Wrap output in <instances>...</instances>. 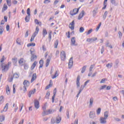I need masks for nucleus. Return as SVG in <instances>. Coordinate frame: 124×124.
Returning a JSON list of instances; mask_svg holds the SVG:
<instances>
[{"label": "nucleus", "mask_w": 124, "mask_h": 124, "mask_svg": "<svg viewBox=\"0 0 124 124\" xmlns=\"http://www.w3.org/2000/svg\"><path fill=\"white\" fill-rule=\"evenodd\" d=\"M59 54H60V51L59 50H57L55 54L56 58H58L59 57Z\"/></svg>", "instance_id": "59"}, {"label": "nucleus", "mask_w": 124, "mask_h": 124, "mask_svg": "<svg viewBox=\"0 0 124 124\" xmlns=\"http://www.w3.org/2000/svg\"><path fill=\"white\" fill-rule=\"evenodd\" d=\"M71 42H72V44L73 45H74L75 44V42H76V41H75V37H73L71 39Z\"/></svg>", "instance_id": "44"}, {"label": "nucleus", "mask_w": 124, "mask_h": 124, "mask_svg": "<svg viewBox=\"0 0 124 124\" xmlns=\"http://www.w3.org/2000/svg\"><path fill=\"white\" fill-rule=\"evenodd\" d=\"M101 26V22H100L98 26H97V27L96 28V31H98V30H99V28H100V27Z\"/></svg>", "instance_id": "51"}, {"label": "nucleus", "mask_w": 124, "mask_h": 124, "mask_svg": "<svg viewBox=\"0 0 124 124\" xmlns=\"http://www.w3.org/2000/svg\"><path fill=\"white\" fill-rule=\"evenodd\" d=\"M30 59H31V62H34V60H36V59H37V56L34 55V54H31V57Z\"/></svg>", "instance_id": "12"}, {"label": "nucleus", "mask_w": 124, "mask_h": 124, "mask_svg": "<svg viewBox=\"0 0 124 124\" xmlns=\"http://www.w3.org/2000/svg\"><path fill=\"white\" fill-rule=\"evenodd\" d=\"M101 112V108H99L97 110H96V114L97 115H99L100 114V112Z\"/></svg>", "instance_id": "37"}, {"label": "nucleus", "mask_w": 124, "mask_h": 124, "mask_svg": "<svg viewBox=\"0 0 124 124\" xmlns=\"http://www.w3.org/2000/svg\"><path fill=\"white\" fill-rule=\"evenodd\" d=\"M7 5L11 6V0H6Z\"/></svg>", "instance_id": "45"}, {"label": "nucleus", "mask_w": 124, "mask_h": 124, "mask_svg": "<svg viewBox=\"0 0 124 124\" xmlns=\"http://www.w3.org/2000/svg\"><path fill=\"white\" fill-rule=\"evenodd\" d=\"M119 60L117 59L115 61V63L114 66V68H118L119 66Z\"/></svg>", "instance_id": "25"}, {"label": "nucleus", "mask_w": 124, "mask_h": 124, "mask_svg": "<svg viewBox=\"0 0 124 124\" xmlns=\"http://www.w3.org/2000/svg\"><path fill=\"white\" fill-rule=\"evenodd\" d=\"M84 88H85L84 85V86H83V85L81 86L80 88L79 91V92L77 95V97H79V95L80 94V93H81V92H82V91H83V90H84Z\"/></svg>", "instance_id": "20"}, {"label": "nucleus", "mask_w": 124, "mask_h": 124, "mask_svg": "<svg viewBox=\"0 0 124 124\" xmlns=\"http://www.w3.org/2000/svg\"><path fill=\"white\" fill-rule=\"evenodd\" d=\"M98 10V8H95L93 11V17H95V15L97 14V10Z\"/></svg>", "instance_id": "21"}, {"label": "nucleus", "mask_w": 124, "mask_h": 124, "mask_svg": "<svg viewBox=\"0 0 124 124\" xmlns=\"http://www.w3.org/2000/svg\"><path fill=\"white\" fill-rule=\"evenodd\" d=\"M36 79V73H34L32 75V78L31 79V83H32V82H34V80Z\"/></svg>", "instance_id": "22"}, {"label": "nucleus", "mask_w": 124, "mask_h": 124, "mask_svg": "<svg viewBox=\"0 0 124 124\" xmlns=\"http://www.w3.org/2000/svg\"><path fill=\"white\" fill-rule=\"evenodd\" d=\"M38 31H39V28H38V26H37L36 27L35 31L33 33V35H32L31 39L30 40V41L31 42L32 41H33L34 40V37L37 35V34L38 33Z\"/></svg>", "instance_id": "1"}, {"label": "nucleus", "mask_w": 124, "mask_h": 124, "mask_svg": "<svg viewBox=\"0 0 124 124\" xmlns=\"http://www.w3.org/2000/svg\"><path fill=\"white\" fill-rule=\"evenodd\" d=\"M52 86H53V84L50 83L49 85H48L47 86H46V87L45 90H48V89H50V88H51V87H52Z\"/></svg>", "instance_id": "42"}, {"label": "nucleus", "mask_w": 124, "mask_h": 124, "mask_svg": "<svg viewBox=\"0 0 124 124\" xmlns=\"http://www.w3.org/2000/svg\"><path fill=\"white\" fill-rule=\"evenodd\" d=\"M31 46H32V47H34V46H35V43H31L27 45V47H30Z\"/></svg>", "instance_id": "35"}, {"label": "nucleus", "mask_w": 124, "mask_h": 124, "mask_svg": "<svg viewBox=\"0 0 124 124\" xmlns=\"http://www.w3.org/2000/svg\"><path fill=\"white\" fill-rule=\"evenodd\" d=\"M85 31V29H84V27H81L79 28V32H83Z\"/></svg>", "instance_id": "52"}, {"label": "nucleus", "mask_w": 124, "mask_h": 124, "mask_svg": "<svg viewBox=\"0 0 124 124\" xmlns=\"http://www.w3.org/2000/svg\"><path fill=\"white\" fill-rule=\"evenodd\" d=\"M59 44V40H56L54 43V47H58Z\"/></svg>", "instance_id": "48"}, {"label": "nucleus", "mask_w": 124, "mask_h": 124, "mask_svg": "<svg viewBox=\"0 0 124 124\" xmlns=\"http://www.w3.org/2000/svg\"><path fill=\"white\" fill-rule=\"evenodd\" d=\"M112 65H113V63H108V64H107L106 65V66H107V68H111V67H112Z\"/></svg>", "instance_id": "36"}, {"label": "nucleus", "mask_w": 124, "mask_h": 124, "mask_svg": "<svg viewBox=\"0 0 124 124\" xmlns=\"http://www.w3.org/2000/svg\"><path fill=\"white\" fill-rule=\"evenodd\" d=\"M30 51H31V54H34V52H35V50H34V48L33 47H31L30 49Z\"/></svg>", "instance_id": "40"}, {"label": "nucleus", "mask_w": 124, "mask_h": 124, "mask_svg": "<svg viewBox=\"0 0 124 124\" xmlns=\"http://www.w3.org/2000/svg\"><path fill=\"white\" fill-rule=\"evenodd\" d=\"M81 8V7H79L78 8H75L72 11H70V14L71 16H74V15H76V14H78V12H79V10Z\"/></svg>", "instance_id": "2"}, {"label": "nucleus", "mask_w": 124, "mask_h": 124, "mask_svg": "<svg viewBox=\"0 0 124 124\" xmlns=\"http://www.w3.org/2000/svg\"><path fill=\"white\" fill-rule=\"evenodd\" d=\"M20 77V75L17 73H15L13 74V76L10 78L9 82H12L13 81V78L16 79H18Z\"/></svg>", "instance_id": "4"}, {"label": "nucleus", "mask_w": 124, "mask_h": 124, "mask_svg": "<svg viewBox=\"0 0 124 124\" xmlns=\"http://www.w3.org/2000/svg\"><path fill=\"white\" fill-rule=\"evenodd\" d=\"M43 108V112L42 113V116L43 117H44V115H45V110H46V108H47V105L46 104L44 105V106H43L42 107Z\"/></svg>", "instance_id": "18"}, {"label": "nucleus", "mask_w": 124, "mask_h": 124, "mask_svg": "<svg viewBox=\"0 0 124 124\" xmlns=\"http://www.w3.org/2000/svg\"><path fill=\"white\" fill-rule=\"evenodd\" d=\"M50 2V0H45L44 1V3H49V2Z\"/></svg>", "instance_id": "64"}, {"label": "nucleus", "mask_w": 124, "mask_h": 124, "mask_svg": "<svg viewBox=\"0 0 124 124\" xmlns=\"http://www.w3.org/2000/svg\"><path fill=\"white\" fill-rule=\"evenodd\" d=\"M66 58V56L65 55V52L64 51H62L61 52V60L64 61H65V59Z\"/></svg>", "instance_id": "5"}, {"label": "nucleus", "mask_w": 124, "mask_h": 124, "mask_svg": "<svg viewBox=\"0 0 124 124\" xmlns=\"http://www.w3.org/2000/svg\"><path fill=\"white\" fill-rule=\"evenodd\" d=\"M12 62L14 65H15V66H17V62H18V59H17V58L15 57L14 58H12Z\"/></svg>", "instance_id": "13"}, {"label": "nucleus", "mask_w": 124, "mask_h": 124, "mask_svg": "<svg viewBox=\"0 0 124 124\" xmlns=\"http://www.w3.org/2000/svg\"><path fill=\"white\" fill-rule=\"evenodd\" d=\"M73 66V57H71L69 60L68 62V68L69 69L71 68Z\"/></svg>", "instance_id": "6"}, {"label": "nucleus", "mask_w": 124, "mask_h": 124, "mask_svg": "<svg viewBox=\"0 0 124 124\" xmlns=\"http://www.w3.org/2000/svg\"><path fill=\"white\" fill-rule=\"evenodd\" d=\"M36 92V89H34L33 90H31L28 93V96L29 97H31V94L33 93H34Z\"/></svg>", "instance_id": "15"}, {"label": "nucleus", "mask_w": 124, "mask_h": 124, "mask_svg": "<svg viewBox=\"0 0 124 124\" xmlns=\"http://www.w3.org/2000/svg\"><path fill=\"white\" fill-rule=\"evenodd\" d=\"M21 41V39H20L19 38H18L16 41L17 44H18V45H21L22 44Z\"/></svg>", "instance_id": "32"}, {"label": "nucleus", "mask_w": 124, "mask_h": 124, "mask_svg": "<svg viewBox=\"0 0 124 124\" xmlns=\"http://www.w3.org/2000/svg\"><path fill=\"white\" fill-rule=\"evenodd\" d=\"M7 94L9 95L10 93V89H9V86L7 85V87L6 88Z\"/></svg>", "instance_id": "30"}, {"label": "nucleus", "mask_w": 124, "mask_h": 124, "mask_svg": "<svg viewBox=\"0 0 124 124\" xmlns=\"http://www.w3.org/2000/svg\"><path fill=\"white\" fill-rule=\"evenodd\" d=\"M27 14L28 16H31V9L30 8L27 9Z\"/></svg>", "instance_id": "49"}, {"label": "nucleus", "mask_w": 124, "mask_h": 124, "mask_svg": "<svg viewBox=\"0 0 124 124\" xmlns=\"http://www.w3.org/2000/svg\"><path fill=\"white\" fill-rule=\"evenodd\" d=\"M108 14V12L106 11L103 16V20H105L106 19V17H107V15Z\"/></svg>", "instance_id": "33"}, {"label": "nucleus", "mask_w": 124, "mask_h": 124, "mask_svg": "<svg viewBox=\"0 0 124 124\" xmlns=\"http://www.w3.org/2000/svg\"><path fill=\"white\" fill-rule=\"evenodd\" d=\"M106 46H107V47H112V46L111 45H110L108 41H107Z\"/></svg>", "instance_id": "56"}, {"label": "nucleus", "mask_w": 124, "mask_h": 124, "mask_svg": "<svg viewBox=\"0 0 124 124\" xmlns=\"http://www.w3.org/2000/svg\"><path fill=\"white\" fill-rule=\"evenodd\" d=\"M96 40H97V38L93 37L92 38L87 39L86 41H87V42H90V43H92V42H94V41H95Z\"/></svg>", "instance_id": "9"}, {"label": "nucleus", "mask_w": 124, "mask_h": 124, "mask_svg": "<svg viewBox=\"0 0 124 124\" xmlns=\"http://www.w3.org/2000/svg\"><path fill=\"white\" fill-rule=\"evenodd\" d=\"M107 1L108 0H105L104 1V7L102 8V9H106L107 6Z\"/></svg>", "instance_id": "29"}, {"label": "nucleus", "mask_w": 124, "mask_h": 124, "mask_svg": "<svg viewBox=\"0 0 124 124\" xmlns=\"http://www.w3.org/2000/svg\"><path fill=\"white\" fill-rule=\"evenodd\" d=\"M69 27L72 30V31H73V30H74V25L70 24Z\"/></svg>", "instance_id": "58"}, {"label": "nucleus", "mask_w": 124, "mask_h": 124, "mask_svg": "<svg viewBox=\"0 0 124 124\" xmlns=\"http://www.w3.org/2000/svg\"><path fill=\"white\" fill-rule=\"evenodd\" d=\"M1 69L2 72H6L8 69H9V66L7 64L3 65V63H1Z\"/></svg>", "instance_id": "3"}, {"label": "nucleus", "mask_w": 124, "mask_h": 124, "mask_svg": "<svg viewBox=\"0 0 124 124\" xmlns=\"http://www.w3.org/2000/svg\"><path fill=\"white\" fill-rule=\"evenodd\" d=\"M104 116L105 118L108 119V117H109V112L108 111H106L104 112Z\"/></svg>", "instance_id": "27"}, {"label": "nucleus", "mask_w": 124, "mask_h": 124, "mask_svg": "<svg viewBox=\"0 0 124 124\" xmlns=\"http://www.w3.org/2000/svg\"><path fill=\"white\" fill-rule=\"evenodd\" d=\"M5 117L4 115H2L0 116V122H2L4 121Z\"/></svg>", "instance_id": "39"}, {"label": "nucleus", "mask_w": 124, "mask_h": 124, "mask_svg": "<svg viewBox=\"0 0 124 124\" xmlns=\"http://www.w3.org/2000/svg\"><path fill=\"white\" fill-rule=\"evenodd\" d=\"M23 87H28L29 86H30V81L27 80H25L23 82Z\"/></svg>", "instance_id": "14"}, {"label": "nucleus", "mask_w": 124, "mask_h": 124, "mask_svg": "<svg viewBox=\"0 0 124 124\" xmlns=\"http://www.w3.org/2000/svg\"><path fill=\"white\" fill-rule=\"evenodd\" d=\"M86 68H87V65H85L82 67V70L81 72L82 74L84 73V72H85V71H86Z\"/></svg>", "instance_id": "34"}, {"label": "nucleus", "mask_w": 124, "mask_h": 124, "mask_svg": "<svg viewBox=\"0 0 124 124\" xmlns=\"http://www.w3.org/2000/svg\"><path fill=\"white\" fill-rule=\"evenodd\" d=\"M36 64H37V62L35 61L31 66V70L34 69V67L36 66Z\"/></svg>", "instance_id": "24"}, {"label": "nucleus", "mask_w": 124, "mask_h": 124, "mask_svg": "<svg viewBox=\"0 0 124 124\" xmlns=\"http://www.w3.org/2000/svg\"><path fill=\"white\" fill-rule=\"evenodd\" d=\"M35 23L37 24V25H39V26H41L42 25L41 22H39L37 19H35Z\"/></svg>", "instance_id": "43"}, {"label": "nucleus", "mask_w": 124, "mask_h": 124, "mask_svg": "<svg viewBox=\"0 0 124 124\" xmlns=\"http://www.w3.org/2000/svg\"><path fill=\"white\" fill-rule=\"evenodd\" d=\"M48 114H52V113H54V112H55V110L53 109H48Z\"/></svg>", "instance_id": "53"}, {"label": "nucleus", "mask_w": 124, "mask_h": 124, "mask_svg": "<svg viewBox=\"0 0 124 124\" xmlns=\"http://www.w3.org/2000/svg\"><path fill=\"white\" fill-rule=\"evenodd\" d=\"M28 36H29V30H27L25 35V37H28Z\"/></svg>", "instance_id": "61"}, {"label": "nucleus", "mask_w": 124, "mask_h": 124, "mask_svg": "<svg viewBox=\"0 0 124 124\" xmlns=\"http://www.w3.org/2000/svg\"><path fill=\"white\" fill-rule=\"evenodd\" d=\"M20 112H21V111H22V109H23V107H24V104L23 103H21L20 104Z\"/></svg>", "instance_id": "60"}, {"label": "nucleus", "mask_w": 124, "mask_h": 124, "mask_svg": "<svg viewBox=\"0 0 124 124\" xmlns=\"http://www.w3.org/2000/svg\"><path fill=\"white\" fill-rule=\"evenodd\" d=\"M93 32V29H90L87 32V35H89L90 33H92Z\"/></svg>", "instance_id": "55"}, {"label": "nucleus", "mask_w": 124, "mask_h": 124, "mask_svg": "<svg viewBox=\"0 0 124 124\" xmlns=\"http://www.w3.org/2000/svg\"><path fill=\"white\" fill-rule=\"evenodd\" d=\"M93 98L91 97L90 99V104H89V107L90 108L93 106Z\"/></svg>", "instance_id": "23"}, {"label": "nucleus", "mask_w": 124, "mask_h": 124, "mask_svg": "<svg viewBox=\"0 0 124 124\" xmlns=\"http://www.w3.org/2000/svg\"><path fill=\"white\" fill-rule=\"evenodd\" d=\"M50 96V92H47L46 95V97L47 98V99H49V97Z\"/></svg>", "instance_id": "46"}, {"label": "nucleus", "mask_w": 124, "mask_h": 124, "mask_svg": "<svg viewBox=\"0 0 124 124\" xmlns=\"http://www.w3.org/2000/svg\"><path fill=\"white\" fill-rule=\"evenodd\" d=\"M89 116L91 119H93L95 117V112L94 111H91Z\"/></svg>", "instance_id": "16"}, {"label": "nucleus", "mask_w": 124, "mask_h": 124, "mask_svg": "<svg viewBox=\"0 0 124 124\" xmlns=\"http://www.w3.org/2000/svg\"><path fill=\"white\" fill-rule=\"evenodd\" d=\"M61 121H62V117L58 116L56 118V124H60L61 123Z\"/></svg>", "instance_id": "26"}, {"label": "nucleus", "mask_w": 124, "mask_h": 124, "mask_svg": "<svg viewBox=\"0 0 124 124\" xmlns=\"http://www.w3.org/2000/svg\"><path fill=\"white\" fill-rule=\"evenodd\" d=\"M34 107L36 109H38L39 108V101L37 100V99H35L34 101Z\"/></svg>", "instance_id": "7"}, {"label": "nucleus", "mask_w": 124, "mask_h": 124, "mask_svg": "<svg viewBox=\"0 0 124 124\" xmlns=\"http://www.w3.org/2000/svg\"><path fill=\"white\" fill-rule=\"evenodd\" d=\"M106 87H107V85L102 86L99 90V91H101V90H104V89L106 88Z\"/></svg>", "instance_id": "47"}, {"label": "nucleus", "mask_w": 124, "mask_h": 124, "mask_svg": "<svg viewBox=\"0 0 124 124\" xmlns=\"http://www.w3.org/2000/svg\"><path fill=\"white\" fill-rule=\"evenodd\" d=\"M84 14H86V13H85L84 10H82L78 16V20H81L84 17Z\"/></svg>", "instance_id": "8"}, {"label": "nucleus", "mask_w": 124, "mask_h": 124, "mask_svg": "<svg viewBox=\"0 0 124 124\" xmlns=\"http://www.w3.org/2000/svg\"><path fill=\"white\" fill-rule=\"evenodd\" d=\"M8 103H6L4 108L2 110L0 111V113H3V112H6L7 111V109L8 108Z\"/></svg>", "instance_id": "17"}, {"label": "nucleus", "mask_w": 124, "mask_h": 124, "mask_svg": "<svg viewBox=\"0 0 124 124\" xmlns=\"http://www.w3.org/2000/svg\"><path fill=\"white\" fill-rule=\"evenodd\" d=\"M24 62V58H21L19 61H18V63L21 64V63H23Z\"/></svg>", "instance_id": "50"}, {"label": "nucleus", "mask_w": 124, "mask_h": 124, "mask_svg": "<svg viewBox=\"0 0 124 124\" xmlns=\"http://www.w3.org/2000/svg\"><path fill=\"white\" fill-rule=\"evenodd\" d=\"M51 57L50 55L48 56V58L46 60V66L47 67L48 65H49V63H50V61H51Z\"/></svg>", "instance_id": "19"}, {"label": "nucleus", "mask_w": 124, "mask_h": 124, "mask_svg": "<svg viewBox=\"0 0 124 124\" xmlns=\"http://www.w3.org/2000/svg\"><path fill=\"white\" fill-rule=\"evenodd\" d=\"M93 67H94V64H93L91 65L90 69H89V71L91 72V71H92V70H93Z\"/></svg>", "instance_id": "54"}, {"label": "nucleus", "mask_w": 124, "mask_h": 124, "mask_svg": "<svg viewBox=\"0 0 124 124\" xmlns=\"http://www.w3.org/2000/svg\"><path fill=\"white\" fill-rule=\"evenodd\" d=\"M30 19H31V16H27L25 17V20L26 23L30 22Z\"/></svg>", "instance_id": "31"}, {"label": "nucleus", "mask_w": 124, "mask_h": 124, "mask_svg": "<svg viewBox=\"0 0 124 124\" xmlns=\"http://www.w3.org/2000/svg\"><path fill=\"white\" fill-rule=\"evenodd\" d=\"M58 76H59V74H58V71H56L54 75V76H53L52 77V79H55V78H56V77H58Z\"/></svg>", "instance_id": "38"}, {"label": "nucleus", "mask_w": 124, "mask_h": 124, "mask_svg": "<svg viewBox=\"0 0 124 124\" xmlns=\"http://www.w3.org/2000/svg\"><path fill=\"white\" fill-rule=\"evenodd\" d=\"M47 33H48V32H47V30H46V29H43V35L44 37H45V36H46Z\"/></svg>", "instance_id": "28"}, {"label": "nucleus", "mask_w": 124, "mask_h": 124, "mask_svg": "<svg viewBox=\"0 0 124 124\" xmlns=\"http://www.w3.org/2000/svg\"><path fill=\"white\" fill-rule=\"evenodd\" d=\"M8 8L7 5L6 4H4L3 5V7L2 9V11H5V10H7Z\"/></svg>", "instance_id": "41"}, {"label": "nucleus", "mask_w": 124, "mask_h": 124, "mask_svg": "<svg viewBox=\"0 0 124 124\" xmlns=\"http://www.w3.org/2000/svg\"><path fill=\"white\" fill-rule=\"evenodd\" d=\"M106 120H107V118H105V117H100V124H106L107 123V121H106Z\"/></svg>", "instance_id": "11"}, {"label": "nucleus", "mask_w": 124, "mask_h": 124, "mask_svg": "<svg viewBox=\"0 0 124 124\" xmlns=\"http://www.w3.org/2000/svg\"><path fill=\"white\" fill-rule=\"evenodd\" d=\"M66 115L67 116V119H69V110H67Z\"/></svg>", "instance_id": "57"}, {"label": "nucleus", "mask_w": 124, "mask_h": 124, "mask_svg": "<svg viewBox=\"0 0 124 124\" xmlns=\"http://www.w3.org/2000/svg\"><path fill=\"white\" fill-rule=\"evenodd\" d=\"M51 124H56V121L54 120V119H51Z\"/></svg>", "instance_id": "63"}, {"label": "nucleus", "mask_w": 124, "mask_h": 124, "mask_svg": "<svg viewBox=\"0 0 124 124\" xmlns=\"http://www.w3.org/2000/svg\"><path fill=\"white\" fill-rule=\"evenodd\" d=\"M29 68V65L27 64H24V69H28Z\"/></svg>", "instance_id": "62"}, {"label": "nucleus", "mask_w": 124, "mask_h": 124, "mask_svg": "<svg viewBox=\"0 0 124 124\" xmlns=\"http://www.w3.org/2000/svg\"><path fill=\"white\" fill-rule=\"evenodd\" d=\"M56 93H57V88H55L53 91V95L52 97V103H54L55 101V97H56Z\"/></svg>", "instance_id": "10"}]
</instances>
